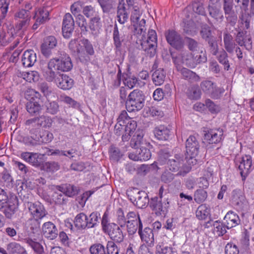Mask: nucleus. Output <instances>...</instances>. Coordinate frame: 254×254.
I'll use <instances>...</instances> for the list:
<instances>
[{
	"mask_svg": "<svg viewBox=\"0 0 254 254\" xmlns=\"http://www.w3.org/2000/svg\"><path fill=\"white\" fill-rule=\"evenodd\" d=\"M227 224V229L236 227L240 224L239 216L233 211H228L224 218Z\"/></svg>",
	"mask_w": 254,
	"mask_h": 254,
	"instance_id": "nucleus-27",
	"label": "nucleus"
},
{
	"mask_svg": "<svg viewBox=\"0 0 254 254\" xmlns=\"http://www.w3.org/2000/svg\"><path fill=\"white\" fill-rule=\"evenodd\" d=\"M129 13V10L126 7L125 3L122 4L120 1L118 6L117 18L120 24H123L127 21Z\"/></svg>",
	"mask_w": 254,
	"mask_h": 254,
	"instance_id": "nucleus-28",
	"label": "nucleus"
},
{
	"mask_svg": "<svg viewBox=\"0 0 254 254\" xmlns=\"http://www.w3.org/2000/svg\"><path fill=\"white\" fill-rule=\"evenodd\" d=\"M171 127L160 125V140H167L170 135Z\"/></svg>",
	"mask_w": 254,
	"mask_h": 254,
	"instance_id": "nucleus-60",
	"label": "nucleus"
},
{
	"mask_svg": "<svg viewBox=\"0 0 254 254\" xmlns=\"http://www.w3.org/2000/svg\"><path fill=\"white\" fill-rule=\"evenodd\" d=\"M6 250L9 254H28L25 249L16 242L8 244L6 246Z\"/></svg>",
	"mask_w": 254,
	"mask_h": 254,
	"instance_id": "nucleus-33",
	"label": "nucleus"
},
{
	"mask_svg": "<svg viewBox=\"0 0 254 254\" xmlns=\"http://www.w3.org/2000/svg\"><path fill=\"white\" fill-rule=\"evenodd\" d=\"M231 200L236 208L240 211L245 210L248 206L244 193L239 189H235L232 191Z\"/></svg>",
	"mask_w": 254,
	"mask_h": 254,
	"instance_id": "nucleus-11",
	"label": "nucleus"
},
{
	"mask_svg": "<svg viewBox=\"0 0 254 254\" xmlns=\"http://www.w3.org/2000/svg\"><path fill=\"white\" fill-rule=\"evenodd\" d=\"M75 16V22L78 27H80L81 33L85 34L88 31L86 19L84 16L81 14H77V15Z\"/></svg>",
	"mask_w": 254,
	"mask_h": 254,
	"instance_id": "nucleus-45",
	"label": "nucleus"
},
{
	"mask_svg": "<svg viewBox=\"0 0 254 254\" xmlns=\"http://www.w3.org/2000/svg\"><path fill=\"white\" fill-rule=\"evenodd\" d=\"M206 42L208 43L209 50L210 53L212 55L216 56L219 52L218 51L219 48L216 38L214 37L211 39H208V41Z\"/></svg>",
	"mask_w": 254,
	"mask_h": 254,
	"instance_id": "nucleus-54",
	"label": "nucleus"
},
{
	"mask_svg": "<svg viewBox=\"0 0 254 254\" xmlns=\"http://www.w3.org/2000/svg\"><path fill=\"white\" fill-rule=\"evenodd\" d=\"M42 233L45 237L54 240L58 235V230L55 225L51 222H47L44 223L42 226Z\"/></svg>",
	"mask_w": 254,
	"mask_h": 254,
	"instance_id": "nucleus-21",
	"label": "nucleus"
},
{
	"mask_svg": "<svg viewBox=\"0 0 254 254\" xmlns=\"http://www.w3.org/2000/svg\"><path fill=\"white\" fill-rule=\"evenodd\" d=\"M56 83L59 88L66 90L72 88L74 81L67 75L60 73L56 78Z\"/></svg>",
	"mask_w": 254,
	"mask_h": 254,
	"instance_id": "nucleus-20",
	"label": "nucleus"
},
{
	"mask_svg": "<svg viewBox=\"0 0 254 254\" xmlns=\"http://www.w3.org/2000/svg\"><path fill=\"white\" fill-rule=\"evenodd\" d=\"M56 189L63 192L66 196L72 197L78 194L79 189L78 187L70 184H64L61 186H56Z\"/></svg>",
	"mask_w": 254,
	"mask_h": 254,
	"instance_id": "nucleus-26",
	"label": "nucleus"
},
{
	"mask_svg": "<svg viewBox=\"0 0 254 254\" xmlns=\"http://www.w3.org/2000/svg\"><path fill=\"white\" fill-rule=\"evenodd\" d=\"M213 226L214 227V233H216L218 236H222L227 232V224L215 221L213 222Z\"/></svg>",
	"mask_w": 254,
	"mask_h": 254,
	"instance_id": "nucleus-41",
	"label": "nucleus"
},
{
	"mask_svg": "<svg viewBox=\"0 0 254 254\" xmlns=\"http://www.w3.org/2000/svg\"><path fill=\"white\" fill-rule=\"evenodd\" d=\"M213 88L208 95L213 99H218L220 98L225 91L224 88L218 87L215 84L213 86Z\"/></svg>",
	"mask_w": 254,
	"mask_h": 254,
	"instance_id": "nucleus-61",
	"label": "nucleus"
},
{
	"mask_svg": "<svg viewBox=\"0 0 254 254\" xmlns=\"http://www.w3.org/2000/svg\"><path fill=\"white\" fill-rule=\"evenodd\" d=\"M49 13L48 10L44 8L39 9L34 16L35 22L32 27V30L36 31L40 25L47 22L49 19Z\"/></svg>",
	"mask_w": 254,
	"mask_h": 254,
	"instance_id": "nucleus-19",
	"label": "nucleus"
},
{
	"mask_svg": "<svg viewBox=\"0 0 254 254\" xmlns=\"http://www.w3.org/2000/svg\"><path fill=\"white\" fill-rule=\"evenodd\" d=\"M185 44L191 52L190 53L199 52L202 49L201 44L198 41L188 37L185 38Z\"/></svg>",
	"mask_w": 254,
	"mask_h": 254,
	"instance_id": "nucleus-32",
	"label": "nucleus"
},
{
	"mask_svg": "<svg viewBox=\"0 0 254 254\" xmlns=\"http://www.w3.org/2000/svg\"><path fill=\"white\" fill-rule=\"evenodd\" d=\"M21 157L33 166H38L40 164L37 153L28 152H22L21 154Z\"/></svg>",
	"mask_w": 254,
	"mask_h": 254,
	"instance_id": "nucleus-35",
	"label": "nucleus"
},
{
	"mask_svg": "<svg viewBox=\"0 0 254 254\" xmlns=\"http://www.w3.org/2000/svg\"><path fill=\"white\" fill-rule=\"evenodd\" d=\"M70 58L66 54H63L59 58H53L50 60V67H55V70L68 71L72 68Z\"/></svg>",
	"mask_w": 254,
	"mask_h": 254,
	"instance_id": "nucleus-9",
	"label": "nucleus"
},
{
	"mask_svg": "<svg viewBox=\"0 0 254 254\" xmlns=\"http://www.w3.org/2000/svg\"><path fill=\"white\" fill-rule=\"evenodd\" d=\"M145 95L142 91L134 90L127 96L126 108L129 112L140 110L144 106Z\"/></svg>",
	"mask_w": 254,
	"mask_h": 254,
	"instance_id": "nucleus-4",
	"label": "nucleus"
},
{
	"mask_svg": "<svg viewBox=\"0 0 254 254\" xmlns=\"http://www.w3.org/2000/svg\"><path fill=\"white\" fill-rule=\"evenodd\" d=\"M168 43L176 49H181L183 46L182 39L180 35L174 30L169 31L166 35Z\"/></svg>",
	"mask_w": 254,
	"mask_h": 254,
	"instance_id": "nucleus-23",
	"label": "nucleus"
},
{
	"mask_svg": "<svg viewBox=\"0 0 254 254\" xmlns=\"http://www.w3.org/2000/svg\"><path fill=\"white\" fill-rule=\"evenodd\" d=\"M58 44L56 38L53 36L46 37L41 45V52L42 55L46 58H49L52 55V50L54 49Z\"/></svg>",
	"mask_w": 254,
	"mask_h": 254,
	"instance_id": "nucleus-13",
	"label": "nucleus"
},
{
	"mask_svg": "<svg viewBox=\"0 0 254 254\" xmlns=\"http://www.w3.org/2000/svg\"><path fill=\"white\" fill-rule=\"evenodd\" d=\"M37 61L36 53L32 50H26L23 54L21 61L25 67H31Z\"/></svg>",
	"mask_w": 254,
	"mask_h": 254,
	"instance_id": "nucleus-25",
	"label": "nucleus"
},
{
	"mask_svg": "<svg viewBox=\"0 0 254 254\" xmlns=\"http://www.w3.org/2000/svg\"><path fill=\"white\" fill-rule=\"evenodd\" d=\"M216 56V59L223 65L225 70L228 71L231 69V63L229 60V56L225 50L222 49L219 51Z\"/></svg>",
	"mask_w": 254,
	"mask_h": 254,
	"instance_id": "nucleus-29",
	"label": "nucleus"
},
{
	"mask_svg": "<svg viewBox=\"0 0 254 254\" xmlns=\"http://www.w3.org/2000/svg\"><path fill=\"white\" fill-rule=\"evenodd\" d=\"M89 251L91 254H106V248L100 243L92 245Z\"/></svg>",
	"mask_w": 254,
	"mask_h": 254,
	"instance_id": "nucleus-55",
	"label": "nucleus"
},
{
	"mask_svg": "<svg viewBox=\"0 0 254 254\" xmlns=\"http://www.w3.org/2000/svg\"><path fill=\"white\" fill-rule=\"evenodd\" d=\"M207 196V192L205 190L197 189L194 192L193 198L196 203L200 204L206 199Z\"/></svg>",
	"mask_w": 254,
	"mask_h": 254,
	"instance_id": "nucleus-43",
	"label": "nucleus"
},
{
	"mask_svg": "<svg viewBox=\"0 0 254 254\" xmlns=\"http://www.w3.org/2000/svg\"><path fill=\"white\" fill-rule=\"evenodd\" d=\"M18 207V200L16 195L8 198L7 192L0 188V211H2L5 217L11 219Z\"/></svg>",
	"mask_w": 254,
	"mask_h": 254,
	"instance_id": "nucleus-2",
	"label": "nucleus"
},
{
	"mask_svg": "<svg viewBox=\"0 0 254 254\" xmlns=\"http://www.w3.org/2000/svg\"><path fill=\"white\" fill-rule=\"evenodd\" d=\"M223 1L225 15L238 13L234 8L233 0H223Z\"/></svg>",
	"mask_w": 254,
	"mask_h": 254,
	"instance_id": "nucleus-49",
	"label": "nucleus"
},
{
	"mask_svg": "<svg viewBox=\"0 0 254 254\" xmlns=\"http://www.w3.org/2000/svg\"><path fill=\"white\" fill-rule=\"evenodd\" d=\"M214 84L215 83L211 80H205L201 82L200 87L205 94L209 95L211 91L213 89V87Z\"/></svg>",
	"mask_w": 254,
	"mask_h": 254,
	"instance_id": "nucleus-53",
	"label": "nucleus"
},
{
	"mask_svg": "<svg viewBox=\"0 0 254 254\" xmlns=\"http://www.w3.org/2000/svg\"><path fill=\"white\" fill-rule=\"evenodd\" d=\"M28 228L33 234L38 232L40 228V222L39 219L32 218L28 221Z\"/></svg>",
	"mask_w": 254,
	"mask_h": 254,
	"instance_id": "nucleus-58",
	"label": "nucleus"
},
{
	"mask_svg": "<svg viewBox=\"0 0 254 254\" xmlns=\"http://www.w3.org/2000/svg\"><path fill=\"white\" fill-rule=\"evenodd\" d=\"M140 158V161H146L149 160L151 156L150 151L148 148L141 146L136 150Z\"/></svg>",
	"mask_w": 254,
	"mask_h": 254,
	"instance_id": "nucleus-59",
	"label": "nucleus"
},
{
	"mask_svg": "<svg viewBox=\"0 0 254 254\" xmlns=\"http://www.w3.org/2000/svg\"><path fill=\"white\" fill-rule=\"evenodd\" d=\"M27 111L31 116H36L42 111V107L38 101H29L26 105Z\"/></svg>",
	"mask_w": 254,
	"mask_h": 254,
	"instance_id": "nucleus-36",
	"label": "nucleus"
},
{
	"mask_svg": "<svg viewBox=\"0 0 254 254\" xmlns=\"http://www.w3.org/2000/svg\"><path fill=\"white\" fill-rule=\"evenodd\" d=\"M34 137L35 139L38 141V145H39L42 143H47L51 142L54 136L53 133L49 131L44 130L39 132L38 134L35 133Z\"/></svg>",
	"mask_w": 254,
	"mask_h": 254,
	"instance_id": "nucleus-30",
	"label": "nucleus"
},
{
	"mask_svg": "<svg viewBox=\"0 0 254 254\" xmlns=\"http://www.w3.org/2000/svg\"><path fill=\"white\" fill-rule=\"evenodd\" d=\"M45 107L46 112L51 115H55L59 111V105L56 101H48L45 103Z\"/></svg>",
	"mask_w": 254,
	"mask_h": 254,
	"instance_id": "nucleus-47",
	"label": "nucleus"
},
{
	"mask_svg": "<svg viewBox=\"0 0 254 254\" xmlns=\"http://www.w3.org/2000/svg\"><path fill=\"white\" fill-rule=\"evenodd\" d=\"M223 41L225 51L230 54L233 53L236 48V44L232 36L228 32L225 33L223 36Z\"/></svg>",
	"mask_w": 254,
	"mask_h": 254,
	"instance_id": "nucleus-31",
	"label": "nucleus"
},
{
	"mask_svg": "<svg viewBox=\"0 0 254 254\" xmlns=\"http://www.w3.org/2000/svg\"><path fill=\"white\" fill-rule=\"evenodd\" d=\"M238 169L242 178L246 180L248 175L252 170V158L249 155L243 156L238 165Z\"/></svg>",
	"mask_w": 254,
	"mask_h": 254,
	"instance_id": "nucleus-14",
	"label": "nucleus"
},
{
	"mask_svg": "<svg viewBox=\"0 0 254 254\" xmlns=\"http://www.w3.org/2000/svg\"><path fill=\"white\" fill-rule=\"evenodd\" d=\"M52 123V119L48 116L42 115L37 117V127H50Z\"/></svg>",
	"mask_w": 254,
	"mask_h": 254,
	"instance_id": "nucleus-46",
	"label": "nucleus"
},
{
	"mask_svg": "<svg viewBox=\"0 0 254 254\" xmlns=\"http://www.w3.org/2000/svg\"><path fill=\"white\" fill-rule=\"evenodd\" d=\"M22 75L23 79L29 82L37 81L39 80V74L35 71L24 72L22 73Z\"/></svg>",
	"mask_w": 254,
	"mask_h": 254,
	"instance_id": "nucleus-56",
	"label": "nucleus"
},
{
	"mask_svg": "<svg viewBox=\"0 0 254 254\" xmlns=\"http://www.w3.org/2000/svg\"><path fill=\"white\" fill-rule=\"evenodd\" d=\"M168 149L163 151L160 149V165L166 164L165 167L172 172H178L177 175L184 176L188 173L191 169L192 164L188 160V165L184 163L183 157L179 155H175L173 158H169Z\"/></svg>",
	"mask_w": 254,
	"mask_h": 254,
	"instance_id": "nucleus-1",
	"label": "nucleus"
},
{
	"mask_svg": "<svg viewBox=\"0 0 254 254\" xmlns=\"http://www.w3.org/2000/svg\"><path fill=\"white\" fill-rule=\"evenodd\" d=\"M24 242L30 246L37 254H42L43 253V248L39 242L29 238L24 239Z\"/></svg>",
	"mask_w": 254,
	"mask_h": 254,
	"instance_id": "nucleus-39",
	"label": "nucleus"
},
{
	"mask_svg": "<svg viewBox=\"0 0 254 254\" xmlns=\"http://www.w3.org/2000/svg\"><path fill=\"white\" fill-rule=\"evenodd\" d=\"M127 221L126 222L127 229L129 235H133L138 230V233L142 230V224L139 215L135 212L131 211L127 215Z\"/></svg>",
	"mask_w": 254,
	"mask_h": 254,
	"instance_id": "nucleus-10",
	"label": "nucleus"
},
{
	"mask_svg": "<svg viewBox=\"0 0 254 254\" xmlns=\"http://www.w3.org/2000/svg\"><path fill=\"white\" fill-rule=\"evenodd\" d=\"M104 13H109L114 10L116 6L114 0H97Z\"/></svg>",
	"mask_w": 254,
	"mask_h": 254,
	"instance_id": "nucleus-38",
	"label": "nucleus"
},
{
	"mask_svg": "<svg viewBox=\"0 0 254 254\" xmlns=\"http://www.w3.org/2000/svg\"><path fill=\"white\" fill-rule=\"evenodd\" d=\"M113 38L114 44L117 50H119L122 46V43L124 41L123 37L121 36L117 24H115L114 27Z\"/></svg>",
	"mask_w": 254,
	"mask_h": 254,
	"instance_id": "nucleus-40",
	"label": "nucleus"
},
{
	"mask_svg": "<svg viewBox=\"0 0 254 254\" xmlns=\"http://www.w3.org/2000/svg\"><path fill=\"white\" fill-rule=\"evenodd\" d=\"M55 67H50V61L48 63V69L43 73V75L46 80L48 82H52L55 81L56 82V78L58 76L59 73H56L53 70Z\"/></svg>",
	"mask_w": 254,
	"mask_h": 254,
	"instance_id": "nucleus-42",
	"label": "nucleus"
},
{
	"mask_svg": "<svg viewBox=\"0 0 254 254\" xmlns=\"http://www.w3.org/2000/svg\"><path fill=\"white\" fill-rule=\"evenodd\" d=\"M110 159L114 161L117 162L122 156L120 150L114 146H111L110 148Z\"/></svg>",
	"mask_w": 254,
	"mask_h": 254,
	"instance_id": "nucleus-62",
	"label": "nucleus"
},
{
	"mask_svg": "<svg viewBox=\"0 0 254 254\" xmlns=\"http://www.w3.org/2000/svg\"><path fill=\"white\" fill-rule=\"evenodd\" d=\"M100 218V214L98 212L91 213L87 220V227L89 228L94 227L98 223Z\"/></svg>",
	"mask_w": 254,
	"mask_h": 254,
	"instance_id": "nucleus-52",
	"label": "nucleus"
},
{
	"mask_svg": "<svg viewBox=\"0 0 254 254\" xmlns=\"http://www.w3.org/2000/svg\"><path fill=\"white\" fill-rule=\"evenodd\" d=\"M223 135L222 129H209L205 131L204 139L209 144H217L222 140Z\"/></svg>",
	"mask_w": 254,
	"mask_h": 254,
	"instance_id": "nucleus-16",
	"label": "nucleus"
},
{
	"mask_svg": "<svg viewBox=\"0 0 254 254\" xmlns=\"http://www.w3.org/2000/svg\"><path fill=\"white\" fill-rule=\"evenodd\" d=\"M130 20L133 24L134 33L136 34L144 35L146 30V21L144 18L140 20V12L138 6L135 5L130 8Z\"/></svg>",
	"mask_w": 254,
	"mask_h": 254,
	"instance_id": "nucleus-7",
	"label": "nucleus"
},
{
	"mask_svg": "<svg viewBox=\"0 0 254 254\" xmlns=\"http://www.w3.org/2000/svg\"><path fill=\"white\" fill-rule=\"evenodd\" d=\"M87 216L84 213L78 214L74 218L75 226L78 229H84L87 227Z\"/></svg>",
	"mask_w": 254,
	"mask_h": 254,
	"instance_id": "nucleus-37",
	"label": "nucleus"
},
{
	"mask_svg": "<svg viewBox=\"0 0 254 254\" xmlns=\"http://www.w3.org/2000/svg\"><path fill=\"white\" fill-rule=\"evenodd\" d=\"M83 14L87 18H91L98 15V12L96 10L95 8L91 5H84L82 10Z\"/></svg>",
	"mask_w": 254,
	"mask_h": 254,
	"instance_id": "nucleus-48",
	"label": "nucleus"
},
{
	"mask_svg": "<svg viewBox=\"0 0 254 254\" xmlns=\"http://www.w3.org/2000/svg\"><path fill=\"white\" fill-rule=\"evenodd\" d=\"M52 198L55 203L58 205L65 204L66 201V198L62 193L54 192L52 195Z\"/></svg>",
	"mask_w": 254,
	"mask_h": 254,
	"instance_id": "nucleus-63",
	"label": "nucleus"
},
{
	"mask_svg": "<svg viewBox=\"0 0 254 254\" xmlns=\"http://www.w3.org/2000/svg\"><path fill=\"white\" fill-rule=\"evenodd\" d=\"M68 48L72 54L76 56L81 61H87L89 58L84 52L83 46L76 39L71 40L68 44Z\"/></svg>",
	"mask_w": 254,
	"mask_h": 254,
	"instance_id": "nucleus-18",
	"label": "nucleus"
},
{
	"mask_svg": "<svg viewBox=\"0 0 254 254\" xmlns=\"http://www.w3.org/2000/svg\"><path fill=\"white\" fill-rule=\"evenodd\" d=\"M142 143L143 135L139 132H136L130 140V146L134 148H138L139 147L140 148Z\"/></svg>",
	"mask_w": 254,
	"mask_h": 254,
	"instance_id": "nucleus-51",
	"label": "nucleus"
},
{
	"mask_svg": "<svg viewBox=\"0 0 254 254\" xmlns=\"http://www.w3.org/2000/svg\"><path fill=\"white\" fill-rule=\"evenodd\" d=\"M74 28V21L71 14L66 13L64 16L62 24L63 36L69 38L72 34Z\"/></svg>",
	"mask_w": 254,
	"mask_h": 254,
	"instance_id": "nucleus-17",
	"label": "nucleus"
},
{
	"mask_svg": "<svg viewBox=\"0 0 254 254\" xmlns=\"http://www.w3.org/2000/svg\"><path fill=\"white\" fill-rule=\"evenodd\" d=\"M30 131L32 135L31 137L24 138L23 139L24 143L29 146H35L38 145V141L35 139L34 137V135H35L34 132H37L38 130L37 129H31Z\"/></svg>",
	"mask_w": 254,
	"mask_h": 254,
	"instance_id": "nucleus-57",
	"label": "nucleus"
},
{
	"mask_svg": "<svg viewBox=\"0 0 254 254\" xmlns=\"http://www.w3.org/2000/svg\"><path fill=\"white\" fill-rule=\"evenodd\" d=\"M199 148V143L196 138L193 135L190 136L186 142L185 156L186 159L190 160L192 165L196 163V160L194 158L198 154Z\"/></svg>",
	"mask_w": 254,
	"mask_h": 254,
	"instance_id": "nucleus-5",
	"label": "nucleus"
},
{
	"mask_svg": "<svg viewBox=\"0 0 254 254\" xmlns=\"http://www.w3.org/2000/svg\"><path fill=\"white\" fill-rule=\"evenodd\" d=\"M153 229L149 228H145L144 230H141L139 233L141 240L144 241L148 244V246L151 247L154 244V235H157L159 231V221H156L153 224Z\"/></svg>",
	"mask_w": 254,
	"mask_h": 254,
	"instance_id": "nucleus-12",
	"label": "nucleus"
},
{
	"mask_svg": "<svg viewBox=\"0 0 254 254\" xmlns=\"http://www.w3.org/2000/svg\"><path fill=\"white\" fill-rule=\"evenodd\" d=\"M124 83L129 89L133 88L137 82V79L134 76L126 75L123 79Z\"/></svg>",
	"mask_w": 254,
	"mask_h": 254,
	"instance_id": "nucleus-64",
	"label": "nucleus"
},
{
	"mask_svg": "<svg viewBox=\"0 0 254 254\" xmlns=\"http://www.w3.org/2000/svg\"><path fill=\"white\" fill-rule=\"evenodd\" d=\"M121 228L120 226H119L118 225L115 223L114 225H111L108 231L105 233H107L114 241L117 243H121L124 240V236Z\"/></svg>",
	"mask_w": 254,
	"mask_h": 254,
	"instance_id": "nucleus-22",
	"label": "nucleus"
},
{
	"mask_svg": "<svg viewBox=\"0 0 254 254\" xmlns=\"http://www.w3.org/2000/svg\"><path fill=\"white\" fill-rule=\"evenodd\" d=\"M182 58L184 63L190 68H194L197 64L204 63L207 61L206 54L203 52L202 49H200L199 52L183 56Z\"/></svg>",
	"mask_w": 254,
	"mask_h": 254,
	"instance_id": "nucleus-8",
	"label": "nucleus"
},
{
	"mask_svg": "<svg viewBox=\"0 0 254 254\" xmlns=\"http://www.w3.org/2000/svg\"><path fill=\"white\" fill-rule=\"evenodd\" d=\"M28 207L30 213L34 219L41 220L48 214L44 205L38 201L28 203Z\"/></svg>",
	"mask_w": 254,
	"mask_h": 254,
	"instance_id": "nucleus-15",
	"label": "nucleus"
},
{
	"mask_svg": "<svg viewBox=\"0 0 254 254\" xmlns=\"http://www.w3.org/2000/svg\"><path fill=\"white\" fill-rule=\"evenodd\" d=\"M180 71L183 78L190 82H197L200 80V77L196 73L187 68L183 67Z\"/></svg>",
	"mask_w": 254,
	"mask_h": 254,
	"instance_id": "nucleus-34",
	"label": "nucleus"
},
{
	"mask_svg": "<svg viewBox=\"0 0 254 254\" xmlns=\"http://www.w3.org/2000/svg\"><path fill=\"white\" fill-rule=\"evenodd\" d=\"M127 194L130 201L138 208H142L149 203L148 195L144 191L133 188L128 190Z\"/></svg>",
	"mask_w": 254,
	"mask_h": 254,
	"instance_id": "nucleus-6",
	"label": "nucleus"
},
{
	"mask_svg": "<svg viewBox=\"0 0 254 254\" xmlns=\"http://www.w3.org/2000/svg\"><path fill=\"white\" fill-rule=\"evenodd\" d=\"M223 1L225 15L238 13L234 8L233 0H223Z\"/></svg>",
	"mask_w": 254,
	"mask_h": 254,
	"instance_id": "nucleus-50",
	"label": "nucleus"
},
{
	"mask_svg": "<svg viewBox=\"0 0 254 254\" xmlns=\"http://www.w3.org/2000/svg\"><path fill=\"white\" fill-rule=\"evenodd\" d=\"M138 34L140 36L141 49L146 52L148 56L153 57L156 53L157 48V35L156 31L151 29L148 31L147 38L146 39L145 35Z\"/></svg>",
	"mask_w": 254,
	"mask_h": 254,
	"instance_id": "nucleus-3",
	"label": "nucleus"
},
{
	"mask_svg": "<svg viewBox=\"0 0 254 254\" xmlns=\"http://www.w3.org/2000/svg\"><path fill=\"white\" fill-rule=\"evenodd\" d=\"M209 15L216 19L218 18L222 20L223 15L221 14V4L219 0H210L208 6Z\"/></svg>",
	"mask_w": 254,
	"mask_h": 254,
	"instance_id": "nucleus-24",
	"label": "nucleus"
},
{
	"mask_svg": "<svg viewBox=\"0 0 254 254\" xmlns=\"http://www.w3.org/2000/svg\"><path fill=\"white\" fill-rule=\"evenodd\" d=\"M195 213L196 217L199 220H205L209 215V210L205 204L200 205Z\"/></svg>",
	"mask_w": 254,
	"mask_h": 254,
	"instance_id": "nucleus-44",
	"label": "nucleus"
}]
</instances>
